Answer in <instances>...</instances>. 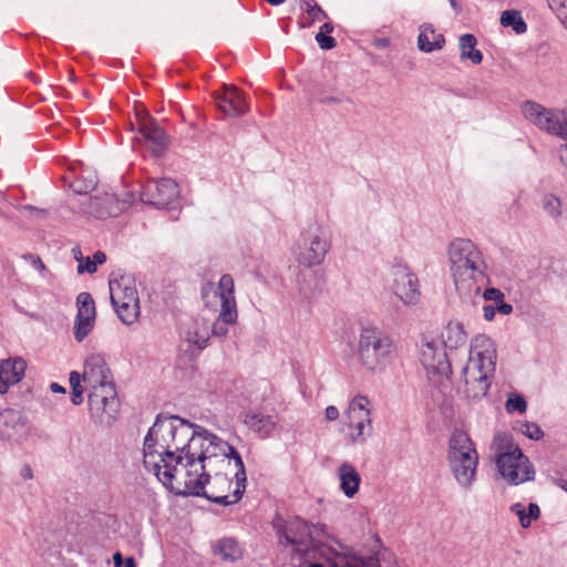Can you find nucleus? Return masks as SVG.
Masks as SVG:
<instances>
[{
	"label": "nucleus",
	"instance_id": "nucleus-1",
	"mask_svg": "<svg viewBox=\"0 0 567 567\" xmlns=\"http://www.w3.org/2000/svg\"><path fill=\"white\" fill-rule=\"evenodd\" d=\"M239 453L226 441L178 416L157 417L144 439L146 471L177 495H199L206 482L205 462L221 456L230 464Z\"/></svg>",
	"mask_w": 567,
	"mask_h": 567
},
{
	"label": "nucleus",
	"instance_id": "nucleus-2",
	"mask_svg": "<svg viewBox=\"0 0 567 567\" xmlns=\"http://www.w3.org/2000/svg\"><path fill=\"white\" fill-rule=\"evenodd\" d=\"M447 257L457 292L463 297L480 293L486 280V264L476 245L470 239L456 238L447 247Z\"/></svg>",
	"mask_w": 567,
	"mask_h": 567
},
{
	"label": "nucleus",
	"instance_id": "nucleus-3",
	"mask_svg": "<svg viewBox=\"0 0 567 567\" xmlns=\"http://www.w3.org/2000/svg\"><path fill=\"white\" fill-rule=\"evenodd\" d=\"M496 346L489 337L478 334L471 340L468 360L462 373V391L466 398L478 400L487 394L496 369Z\"/></svg>",
	"mask_w": 567,
	"mask_h": 567
},
{
	"label": "nucleus",
	"instance_id": "nucleus-4",
	"mask_svg": "<svg viewBox=\"0 0 567 567\" xmlns=\"http://www.w3.org/2000/svg\"><path fill=\"white\" fill-rule=\"evenodd\" d=\"M392 338L378 328H363L359 334L357 359L370 372H382L395 357Z\"/></svg>",
	"mask_w": 567,
	"mask_h": 567
},
{
	"label": "nucleus",
	"instance_id": "nucleus-5",
	"mask_svg": "<svg viewBox=\"0 0 567 567\" xmlns=\"http://www.w3.org/2000/svg\"><path fill=\"white\" fill-rule=\"evenodd\" d=\"M447 460L457 484L470 491L476 477L478 454L470 436L460 430L453 432L449 442Z\"/></svg>",
	"mask_w": 567,
	"mask_h": 567
},
{
	"label": "nucleus",
	"instance_id": "nucleus-6",
	"mask_svg": "<svg viewBox=\"0 0 567 567\" xmlns=\"http://www.w3.org/2000/svg\"><path fill=\"white\" fill-rule=\"evenodd\" d=\"M492 447L496 453V465L505 481L518 485L534 480L535 471L522 450L506 434L495 436Z\"/></svg>",
	"mask_w": 567,
	"mask_h": 567
},
{
	"label": "nucleus",
	"instance_id": "nucleus-7",
	"mask_svg": "<svg viewBox=\"0 0 567 567\" xmlns=\"http://www.w3.org/2000/svg\"><path fill=\"white\" fill-rule=\"evenodd\" d=\"M330 247L331 240L326 229L320 225L312 224L300 233L292 254L300 266L312 268L324 261Z\"/></svg>",
	"mask_w": 567,
	"mask_h": 567
},
{
	"label": "nucleus",
	"instance_id": "nucleus-8",
	"mask_svg": "<svg viewBox=\"0 0 567 567\" xmlns=\"http://www.w3.org/2000/svg\"><path fill=\"white\" fill-rule=\"evenodd\" d=\"M235 478L236 487L229 493L231 480L226 474H216L212 480H208V474L206 473L205 486L198 496H205L209 501L223 506L236 504L241 498L247 480L240 455L236 456Z\"/></svg>",
	"mask_w": 567,
	"mask_h": 567
},
{
	"label": "nucleus",
	"instance_id": "nucleus-9",
	"mask_svg": "<svg viewBox=\"0 0 567 567\" xmlns=\"http://www.w3.org/2000/svg\"><path fill=\"white\" fill-rule=\"evenodd\" d=\"M342 433L353 444H363L372 434L371 402L355 395L342 417Z\"/></svg>",
	"mask_w": 567,
	"mask_h": 567
},
{
	"label": "nucleus",
	"instance_id": "nucleus-10",
	"mask_svg": "<svg viewBox=\"0 0 567 567\" xmlns=\"http://www.w3.org/2000/svg\"><path fill=\"white\" fill-rule=\"evenodd\" d=\"M110 297L118 319L124 324H132L138 319L141 307L134 278L122 276L110 280Z\"/></svg>",
	"mask_w": 567,
	"mask_h": 567
},
{
	"label": "nucleus",
	"instance_id": "nucleus-11",
	"mask_svg": "<svg viewBox=\"0 0 567 567\" xmlns=\"http://www.w3.org/2000/svg\"><path fill=\"white\" fill-rule=\"evenodd\" d=\"M522 113L539 130L567 140L566 110L546 109L536 102L527 101L522 105Z\"/></svg>",
	"mask_w": 567,
	"mask_h": 567
},
{
	"label": "nucleus",
	"instance_id": "nucleus-12",
	"mask_svg": "<svg viewBox=\"0 0 567 567\" xmlns=\"http://www.w3.org/2000/svg\"><path fill=\"white\" fill-rule=\"evenodd\" d=\"M202 297L205 306L214 311L226 309V302L230 310L237 309L235 282L228 274L223 275L217 284L206 282L202 288Z\"/></svg>",
	"mask_w": 567,
	"mask_h": 567
},
{
	"label": "nucleus",
	"instance_id": "nucleus-13",
	"mask_svg": "<svg viewBox=\"0 0 567 567\" xmlns=\"http://www.w3.org/2000/svg\"><path fill=\"white\" fill-rule=\"evenodd\" d=\"M420 362L431 380L447 378L452 372L445 348L437 340L425 341L421 346Z\"/></svg>",
	"mask_w": 567,
	"mask_h": 567
},
{
	"label": "nucleus",
	"instance_id": "nucleus-14",
	"mask_svg": "<svg viewBox=\"0 0 567 567\" xmlns=\"http://www.w3.org/2000/svg\"><path fill=\"white\" fill-rule=\"evenodd\" d=\"M89 408L92 416L102 423H110L120 410L115 384L89 392Z\"/></svg>",
	"mask_w": 567,
	"mask_h": 567
},
{
	"label": "nucleus",
	"instance_id": "nucleus-15",
	"mask_svg": "<svg viewBox=\"0 0 567 567\" xmlns=\"http://www.w3.org/2000/svg\"><path fill=\"white\" fill-rule=\"evenodd\" d=\"M393 292L405 306H415L421 300L419 278L406 265L393 268Z\"/></svg>",
	"mask_w": 567,
	"mask_h": 567
},
{
	"label": "nucleus",
	"instance_id": "nucleus-16",
	"mask_svg": "<svg viewBox=\"0 0 567 567\" xmlns=\"http://www.w3.org/2000/svg\"><path fill=\"white\" fill-rule=\"evenodd\" d=\"M81 379L87 392L106 385H114L113 374L101 354H91L84 362Z\"/></svg>",
	"mask_w": 567,
	"mask_h": 567
},
{
	"label": "nucleus",
	"instance_id": "nucleus-17",
	"mask_svg": "<svg viewBox=\"0 0 567 567\" xmlns=\"http://www.w3.org/2000/svg\"><path fill=\"white\" fill-rule=\"evenodd\" d=\"M178 195V185L171 178L148 179L142 187L141 200L154 206H166Z\"/></svg>",
	"mask_w": 567,
	"mask_h": 567
},
{
	"label": "nucleus",
	"instance_id": "nucleus-18",
	"mask_svg": "<svg viewBox=\"0 0 567 567\" xmlns=\"http://www.w3.org/2000/svg\"><path fill=\"white\" fill-rule=\"evenodd\" d=\"M78 313L74 320L73 334L78 342L83 341L93 330L96 318L95 302L89 292L76 297Z\"/></svg>",
	"mask_w": 567,
	"mask_h": 567
},
{
	"label": "nucleus",
	"instance_id": "nucleus-19",
	"mask_svg": "<svg viewBox=\"0 0 567 567\" xmlns=\"http://www.w3.org/2000/svg\"><path fill=\"white\" fill-rule=\"evenodd\" d=\"M285 544L291 545L293 550L305 557H310L315 549V542L309 525L301 519L290 520L284 532Z\"/></svg>",
	"mask_w": 567,
	"mask_h": 567
},
{
	"label": "nucleus",
	"instance_id": "nucleus-20",
	"mask_svg": "<svg viewBox=\"0 0 567 567\" xmlns=\"http://www.w3.org/2000/svg\"><path fill=\"white\" fill-rule=\"evenodd\" d=\"M214 100L217 107L228 116H240L249 110L244 92L235 85L223 84L221 89L214 93Z\"/></svg>",
	"mask_w": 567,
	"mask_h": 567
},
{
	"label": "nucleus",
	"instance_id": "nucleus-21",
	"mask_svg": "<svg viewBox=\"0 0 567 567\" xmlns=\"http://www.w3.org/2000/svg\"><path fill=\"white\" fill-rule=\"evenodd\" d=\"M27 362L22 358H13L0 362V393L4 394L9 388L22 380Z\"/></svg>",
	"mask_w": 567,
	"mask_h": 567
},
{
	"label": "nucleus",
	"instance_id": "nucleus-22",
	"mask_svg": "<svg viewBox=\"0 0 567 567\" xmlns=\"http://www.w3.org/2000/svg\"><path fill=\"white\" fill-rule=\"evenodd\" d=\"M141 141L152 151L153 154L159 156L165 151L166 136L163 128L154 121H145L140 126Z\"/></svg>",
	"mask_w": 567,
	"mask_h": 567
},
{
	"label": "nucleus",
	"instance_id": "nucleus-23",
	"mask_svg": "<svg viewBox=\"0 0 567 567\" xmlns=\"http://www.w3.org/2000/svg\"><path fill=\"white\" fill-rule=\"evenodd\" d=\"M308 567H379L375 557H359L353 554H333L326 558V563H309Z\"/></svg>",
	"mask_w": 567,
	"mask_h": 567
},
{
	"label": "nucleus",
	"instance_id": "nucleus-24",
	"mask_svg": "<svg viewBox=\"0 0 567 567\" xmlns=\"http://www.w3.org/2000/svg\"><path fill=\"white\" fill-rule=\"evenodd\" d=\"M244 423L261 439L270 436L277 425V421L272 415L264 414L257 410L246 412L244 415Z\"/></svg>",
	"mask_w": 567,
	"mask_h": 567
},
{
	"label": "nucleus",
	"instance_id": "nucleus-25",
	"mask_svg": "<svg viewBox=\"0 0 567 567\" xmlns=\"http://www.w3.org/2000/svg\"><path fill=\"white\" fill-rule=\"evenodd\" d=\"M337 475L340 483L342 493L352 498L359 492L361 484V476L354 466L350 463H342L337 470Z\"/></svg>",
	"mask_w": 567,
	"mask_h": 567
},
{
	"label": "nucleus",
	"instance_id": "nucleus-26",
	"mask_svg": "<svg viewBox=\"0 0 567 567\" xmlns=\"http://www.w3.org/2000/svg\"><path fill=\"white\" fill-rule=\"evenodd\" d=\"M445 44V39L442 33H439L432 24L424 23L420 27L417 37V48L422 52H433L441 50Z\"/></svg>",
	"mask_w": 567,
	"mask_h": 567
},
{
	"label": "nucleus",
	"instance_id": "nucleus-27",
	"mask_svg": "<svg viewBox=\"0 0 567 567\" xmlns=\"http://www.w3.org/2000/svg\"><path fill=\"white\" fill-rule=\"evenodd\" d=\"M467 334L461 322L450 321L441 332L440 343L445 349H457L465 344Z\"/></svg>",
	"mask_w": 567,
	"mask_h": 567
},
{
	"label": "nucleus",
	"instance_id": "nucleus-28",
	"mask_svg": "<svg viewBox=\"0 0 567 567\" xmlns=\"http://www.w3.org/2000/svg\"><path fill=\"white\" fill-rule=\"evenodd\" d=\"M238 310L229 309L228 302H226V309L219 310L216 320L212 324V334L218 338H224L228 334V326L237 323Z\"/></svg>",
	"mask_w": 567,
	"mask_h": 567
},
{
	"label": "nucleus",
	"instance_id": "nucleus-29",
	"mask_svg": "<svg viewBox=\"0 0 567 567\" xmlns=\"http://www.w3.org/2000/svg\"><path fill=\"white\" fill-rule=\"evenodd\" d=\"M18 427H24V422L18 411L8 409L0 413V433L2 436L12 437Z\"/></svg>",
	"mask_w": 567,
	"mask_h": 567
},
{
	"label": "nucleus",
	"instance_id": "nucleus-30",
	"mask_svg": "<svg viewBox=\"0 0 567 567\" xmlns=\"http://www.w3.org/2000/svg\"><path fill=\"white\" fill-rule=\"evenodd\" d=\"M477 40L475 35L466 33L460 37L458 47L461 51V60H471L474 64H480L483 60V54L476 49Z\"/></svg>",
	"mask_w": 567,
	"mask_h": 567
},
{
	"label": "nucleus",
	"instance_id": "nucleus-31",
	"mask_svg": "<svg viewBox=\"0 0 567 567\" xmlns=\"http://www.w3.org/2000/svg\"><path fill=\"white\" fill-rule=\"evenodd\" d=\"M113 202L114 196L110 194H105L102 197H90V207L87 213L94 215L97 218H104L109 215L116 214V209H113L112 207Z\"/></svg>",
	"mask_w": 567,
	"mask_h": 567
},
{
	"label": "nucleus",
	"instance_id": "nucleus-32",
	"mask_svg": "<svg viewBox=\"0 0 567 567\" xmlns=\"http://www.w3.org/2000/svg\"><path fill=\"white\" fill-rule=\"evenodd\" d=\"M511 512L519 518V523L524 528L529 527L532 522L536 520L540 515V509L535 503H530L527 509L520 503L513 504Z\"/></svg>",
	"mask_w": 567,
	"mask_h": 567
},
{
	"label": "nucleus",
	"instance_id": "nucleus-33",
	"mask_svg": "<svg viewBox=\"0 0 567 567\" xmlns=\"http://www.w3.org/2000/svg\"><path fill=\"white\" fill-rule=\"evenodd\" d=\"M501 23L504 27H512L518 34L525 33L527 30V24L523 20L520 12L516 10L504 11L501 16Z\"/></svg>",
	"mask_w": 567,
	"mask_h": 567
},
{
	"label": "nucleus",
	"instance_id": "nucleus-34",
	"mask_svg": "<svg viewBox=\"0 0 567 567\" xmlns=\"http://www.w3.org/2000/svg\"><path fill=\"white\" fill-rule=\"evenodd\" d=\"M218 551L223 559L235 561L241 557V549L238 543L233 538L221 539L218 544Z\"/></svg>",
	"mask_w": 567,
	"mask_h": 567
},
{
	"label": "nucleus",
	"instance_id": "nucleus-35",
	"mask_svg": "<svg viewBox=\"0 0 567 567\" xmlns=\"http://www.w3.org/2000/svg\"><path fill=\"white\" fill-rule=\"evenodd\" d=\"M301 9L308 14V22H302L301 27L307 28L315 21H321L327 18L326 12L317 4L316 0H301Z\"/></svg>",
	"mask_w": 567,
	"mask_h": 567
},
{
	"label": "nucleus",
	"instance_id": "nucleus-36",
	"mask_svg": "<svg viewBox=\"0 0 567 567\" xmlns=\"http://www.w3.org/2000/svg\"><path fill=\"white\" fill-rule=\"evenodd\" d=\"M70 385L72 388L71 401L74 405H80L83 402V392L86 391L85 385L81 384V374L76 371L70 373Z\"/></svg>",
	"mask_w": 567,
	"mask_h": 567
},
{
	"label": "nucleus",
	"instance_id": "nucleus-37",
	"mask_svg": "<svg viewBox=\"0 0 567 567\" xmlns=\"http://www.w3.org/2000/svg\"><path fill=\"white\" fill-rule=\"evenodd\" d=\"M542 202H543V208L549 216H551L553 218L560 217L561 203L556 196H554L551 194L545 195L543 197Z\"/></svg>",
	"mask_w": 567,
	"mask_h": 567
},
{
	"label": "nucleus",
	"instance_id": "nucleus-38",
	"mask_svg": "<svg viewBox=\"0 0 567 567\" xmlns=\"http://www.w3.org/2000/svg\"><path fill=\"white\" fill-rule=\"evenodd\" d=\"M526 408H527V403H526L525 399L519 394L511 396L506 401V410L509 413L515 412V411H517L519 413H524L526 411Z\"/></svg>",
	"mask_w": 567,
	"mask_h": 567
},
{
	"label": "nucleus",
	"instance_id": "nucleus-39",
	"mask_svg": "<svg viewBox=\"0 0 567 567\" xmlns=\"http://www.w3.org/2000/svg\"><path fill=\"white\" fill-rule=\"evenodd\" d=\"M522 432L532 440H539L544 435L542 429L537 424L530 422L522 424Z\"/></svg>",
	"mask_w": 567,
	"mask_h": 567
},
{
	"label": "nucleus",
	"instance_id": "nucleus-40",
	"mask_svg": "<svg viewBox=\"0 0 567 567\" xmlns=\"http://www.w3.org/2000/svg\"><path fill=\"white\" fill-rule=\"evenodd\" d=\"M187 341L195 344L198 349H204L208 342V334H199L197 331H188Z\"/></svg>",
	"mask_w": 567,
	"mask_h": 567
},
{
	"label": "nucleus",
	"instance_id": "nucleus-41",
	"mask_svg": "<svg viewBox=\"0 0 567 567\" xmlns=\"http://www.w3.org/2000/svg\"><path fill=\"white\" fill-rule=\"evenodd\" d=\"M316 40H317L319 47L321 49H323V50H330V49H333L337 45V42H336V40L332 37L326 35L322 32H319L316 35Z\"/></svg>",
	"mask_w": 567,
	"mask_h": 567
},
{
	"label": "nucleus",
	"instance_id": "nucleus-42",
	"mask_svg": "<svg viewBox=\"0 0 567 567\" xmlns=\"http://www.w3.org/2000/svg\"><path fill=\"white\" fill-rule=\"evenodd\" d=\"M483 297L486 301H493L496 305L504 299V293L499 289L488 288L484 290Z\"/></svg>",
	"mask_w": 567,
	"mask_h": 567
},
{
	"label": "nucleus",
	"instance_id": "nucleus-43",
	"mask_svg": "<svg viewBox=\"0 0 567 567\" xmlns=\"http://www.w3.org/2000/svg\"><path fill=\"white\" fill-rule=\"evenodd\" d=\"M95 271H96V262L91 260L90 257H86L85 259L83 258V261H81L78 266L79 274H83V272L93 274Z\"/></svg>",
	"mask_w": 567,
	"mask_h": 567
},
{
	"label": "nucleus",
	"instance_id": "nucleus-44",
	"mask_svg": "<svg viewBox=\"0 0 567 567\" xmlns=\"http://www.w3.org/2000/svg\"><path fill=\"white\" fill-rule=\"evenodd\" d=\"M24 258L25 259H30L31 260V265L39 272L43 274V272L47 271V267H45V265L43 264L42 259L39 256L30 254V255L24 256Z\"/></svg>",
	"mask_w": 567,
	"mask_h": 567
},
{
	"label": "nucleus",
	"instance_id": "nucleus-45",
	"mask_svg": "<svg viewBox=\"0 0 567 567\" xmlns=\"http://www.w3.org/2000/svg\"><path fill=\"white\" fill-rule=\"evenodd\" d=\"M497 311L496 305H485L483 307V316L487 321H492L495 317V312Z\"/></svg>",
	"mask_w": 567,
	"mask_h": 567
},
{
	"label": "nucleus",
	"instance_id": "nucleus-46",
	"mask_svg": "<svg viewBox=\"0 0 567 567\" xmlns=\"http://www.w3.org/2000/svg\"><path fill=\"white\" fill-rule=\"evenodd\" d=\"M557 17L567 29V0H564L557 10Z\"/></svg>",
	"mask_w": 567,
	"mask_h": 567
},
{
	"label": "nucleus",
	"instance_id": "nucleus-47",
	"mask_svg": "<svg viewBox=\"0 0 567 567\" xmlns=\"http://www.w3.org/2000/svg\"><path fill=\"white\" fill-rule=\"evenodd\" d=\"M324 414L328 421H336L339 417V410L336 406L330 405L326 409Z\"/></svg>",
	"mask_w": 567,
	"mask_h": 567
},
{
	"label": "nucleus",
	"instance_id": "nucleus-48",
	"mask_svg": "<svg viewBox=\"0 0 567 567\" xmlns=\"http://www.w3.org/2000/svg\"><path fill=\"white\" fill-rule=\"evenodd\" d=\"M496 308L497 311L502 315H509L513 311V307L509 303L504 302V299L496 303Z\"/></svg>",
	"mask_w": 567,
	"mask_h": 567
},
{
	"label": "nucleus",
	"instance_id": "nucleus-49",
	"mask_svg": "<svg viewBox=\"0 0 567 567\" xmlns=\"http://www.w3.org/2000/svg\"><path fill=\"white\" fill-rule=\"evenodd\" d=\"M374 45L380 49L388 48L390 45V40L388 38H378L374 40Z\"/></svg>",
	"mask_w": 567,
	"mask_h": 567
},
{
	"label": "nucleus",
	"instance_id": "nucleus-50",
	"mask_svg": "<svg viewBox=\"0 0 567 567\" xmlns=\"http://www.w3.org/2000/svg\"><path fill=\"white\" fill-rule=\"evenodd\" d=\"M106 260V256L104 252L102 251H96L94 255H93V261L96 262V266L97 265H102L104 264Z\"/></svg>",
	"mask_w": 567,
	"mask_h": 567
},
{
	"label": "nucleus",
	"instance_id": "nucleus-51",
	"mask_svg": "<svg viewBox=\"0 0 567 567\" xmlns=\"http://www.w3.org/2000/svg\"><path fill=\"white\" fill-rule=\"evenodd\" d=\"M559 156H560V161L565 164V166L567 167V143L560 147L559 150Z\"/></svg>",
	"mask_w": 567,
	"mask_h": 567
},
{
	"label": "nucleus",
	"instance_id": "nucleus-52",
	"mask_svg": "<svg viewBox=\"0 0 567 567\" xmlns=\"http://www.w3.org/2000/svg\"><path fill=\"white\" fill-rule=\"evenodd\" d=\"M123 556L121 555V553H115L113 555V563H114V566L115 567H123Z\"/></svg>",
	"mask_w": 567,
	"mask_h": 567
},
{
	"label": "nucleus",
	"instance_id": "nucleus-53",
	"mask_svg": "<svg viewBox=\"0 0 567 567\" xmlns=\"http://www.w3.org/2000/svg\"><path fill=\"white\" fill-rule=\"evenodd\" d=\"M72 255L74 259L79 261V264L83 261L81 248L79 246L72 248Z\"/></svg>",
	"mask_w": 567,
	"mask_h": 567
},
{
	"label": "nucleus",
	"instance_id": "nucleus-54",
	"mask_svg": "<svg viewBox=\"0 0 567 567\" xmlns=\"http://www.w3.org/2000/svg\"><path fill=\"white\" fill-rule=\"evenodd\" d=\"M50 389L54 393H64L65 389L56 382L51 383Z\"/></svg>",
	"mask_w": 567,
	"mask_h": 567
},
{
	"label": "nucleus",
	"instance_id": "nucleus-55",
	"mask_svg": "<svg viewBox=\"0 0 567 567\" xmlns=\"http://www.w3.org/2000/svg\"><path fill=\"white\" fill-rule=\"evenodd\" d=\"M21 475L23 478L25 480H30L32 478V472H31V468L30 467H24L21 472Z\"/></svg>",
	"mask_w": 567,
	"mask_h": 567
},
{
	"label": "nucleus",
	"instance_id": "nucleus-56",
	"mask_svg": "<svg viewBox=\"0 0 567 567\" xmlns=\"http://www.w3.org/2000/svg\"><path fill=\"white\" fill-rule=\"evenodd\" d=\"M333 31V27L331 23H324L321 28H320V32L322 33H330Z\"/></svg>",
	"mask_w": 567,
	"mask_h": 567
},
{
	"label": "nucleus",
	"instance_id": "nucleus-57",
	"mask_svg": "<svg viewBox=\"0 0 567 567\" xmlns=\"http://www.w3.org/2000/svg\"><path fill=\"white\" fill-rule=\"evenodd\" d=\"M123 567H136L135 559L133 557H127Z\"/></svg>",
	"mask_w": 567,
	"mask_h": 567
},
{
	"label": "nucleus",
	"instance_id": "nucleus-58",
	"mask_svg": "<svg viewBox=\"0 0 567 567\" xmlns=\"http://www.w3.org/2000/svg\"><path fill=\"white\" fill-rule=\"evenodd\" d=\"M556 483L560 488L567 492V478H559Z\"/></svg>",
	"mask_w": 567,
	"mask_h": 567
},
{
	"label": "nucleus",
	"instance_id": "nucleus-59",
	"mask_svg": "<svg viewBox=\"0 0 567 567\" xmlns=\"http://www.w3.org/2000/svg\"><path fill=\"white\" fill-rule=\"evenodd\" d=\"M71 187L74 189V192L81 194V193H86L87 192V188H82L78 185V183H73L71 185Z\"/></svg>",
	"mask_w": 567,
	"mask_h": 567
},
{
	"label": "nucleus",
	"instance_id": "nucleus-60",
	"mask_svg": "<svg viewBox=\"0 0 567 567\" xmlns=\"http://www.w3.org/2000/svg\"><path fill=\"white\" fill-rule=\"evenodd\" d=\"M270 4L272 6H279L280 3H282L285 0H267Z\"/></svg>",
	"mask_w": 567,
	"mask_h": 567
},
{
	"label": "nucleus",
	"instance_id": "nucleus-61",
	"mask_svg": "<svg viewBox=\"0 0 567 567\" xmlns=\"http://www.w3.org/2000/svg\"><path fill=\"white\" fill-rule=\"evenodd\" d=\"M450 3H451V7L455 10V11H458V6H457V2L456 0H449Z\"/></svg>",
	"mask_w": 567,
	"mask_h": 567
}]
</instances>
